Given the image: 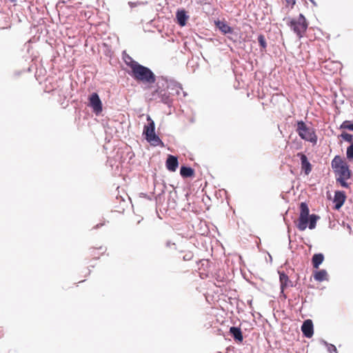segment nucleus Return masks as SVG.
I'll return each instance as SVG.
<instances>
[{
	"label": "nucleus",
	"instance_id": "nucleus-3",
	"mask_svg": "<svg viewBox=\"0 0 353 353\" xmlns=\"http://www.w3.org/2000/svg\"><path fill=\"white\" fill-rule=\"evenodd\" d=\"M299 208V217L296 224L297 228L300 231H304L307 227H308L310 230L314 229L317 221L320 219L319 216L315 214H310L308 205L305 202H301Z\"/></svg>",
	"mask_w": 353,
	"mask_h": 353
},
{
	"label": "nucleus",
	"instance_id": "nucleus-26",
	"mask_svg": "<svg viewBox=\"0 0 353 353\" xmlns=\"http://www.w3.org/2000/svg\"><path fill=\"white\" fill-rule=\"evenodd\" d=\"M193 255L191 252L187 253L183 256V259L185 261H190L192 259Z\"/></svg>",
	"mask_w": 353,
	"mask_h": 353
},
{
	"label": "nucleus",
	"instance_id": "nucleus-5",
	"mask_svg": "<svg viewBox=\"0 0 353 353\" xmlns=\"http://www.w3.org/2000/svg\"><path fill=\"white\" fill-rule=\"evenodd\" d=\"M296 132L299 137L307 141L316 143L317 137L313 129L308 128L303 121L297 122Z\"/></svg>",
	"mask_w": 353,
	"mask_h": 353
},
{
	"label": "nucleus",
	"instance_id": "nucleus-4",
	"mask_svg": "<svg viewBox=\"0 0 353 353\" xmlns=\"http://www.w3.org/2000/svg\"><path fill=\"white\" fill-rule=\"evenodd\" d=\"M147 121L148 123L144 125L143 134L145 135V139L151 143L153 145H163V143L161 139L155 134V124L151 117L148 115Z\"/></svg>",
	"mask_w": 353,
	"mask_h": 353
},
{
	"label": "nucleus",
	"instance_id": "nucleus-13",
	"mask_svg": "<svg viewBox=\"0 0 353 353\" xmlns=\"http://www.w3.org/2000/svg\"><path fill=\"white\" fill-rule=\"evenodd\" d=\"M165 164L166 168L168 170L171 172L176 171L179 165L177 157L173 155H169L168 157L167 158Z\"/></svg>",
	"mask_w": 353,
	"mask_h": 353
},
{
	"label": "nucleus",
	"instance_id": "nucleus-11",
	"mask_svg": "<svg viewBox=\"0 0 353 353\" xmlns=\"http://www.w3.org/2000/svg\"><path fill=\"white\" fill-rule=\"evenodd\" d=\"M346 195L343 191L337 190L334 193V208L339 210L345 203Z\"/></svg>",
	"mask_w": 353,
	"mask_h": 353
},
{
	"label": "nucleus",
	"instance_id": "nucleus-12",
	"mask_svg": "<svg viewBox=\"0 0 353 353\" xmlns=\"http://www.w3.org/2000/svg\"><path fill=\"white\" fill-rule=\"evenodd\" d=\"M297 156L300 157L302 170L304 171L305 174H309L312 170V165L309 162L307 157L302 152L298 153Z\"/></svg>",
	"mask_w": 353,
	"mask_h": 353
},
{
	"label": "nucleus",
	"instance_id": "nucleus-31",
	"mask_svg": "<svg viewBox=\"0 0 353 353\" xmlns=\"http://www.w3.org/2000/svg\"><path fill=\"white\" fill-rule=\"evenodd\" d=\"M101 225H103V224H100V225L98 224V225H96V228H99Z\"/></svg>",
	"mask_w": 353,
	"mask_h": 353
},
{
	"label": "nucleus",
	"instance_id": "nucleus-1",
	"mask_svg": "<svg viewBox=\"0 0 353 353\" xmlns=\"http://www.w3.org/2000/svg\"><path fill=\"white\" fill-rule=\"evenodd\" d=\"M331 165L335 174L336 183L344 188H349L350 183L346 181L351 178L352 173L348 164L341 157L336 156L332 159Z\"/></svg>",
	"mask_w": 353,
	"mask_h": 353
},
{
	"label": "nucleus",
	"instance_id": "nucleus-25",
	"mask_svg": "<svg viewBox=\"0 0 353 353\" xmlns=\"http://www.w3.org/2000/svg\"><path fill=\"white\" fill-rule=\"evenodd\" d=\"M323 343L327 346V351L330 352V353H332V352H335V353H338L337 352V350H336V347L335 345H332V344H330L328 343H327L326 341H323Z\"/></svg>",
	"mask_w": 353,
	"mask_h": 353
},
{
	"label": "nucleus",
	"instance_id": "nucleus-16",
	"mask_svg": "<svg viewBox=\"0 0 353 353\" xmlns=\"http://www.w3.org/2000/svg\"><path fill=\"white\" fill-rule=\"evenodd\" d=\"M216 26L224 34L232 33L233 31L225 21H218L216 22Z\"/></svg>",
	"mask_w": 353,
	"mask_h": 353
},
{
	"label": "nucleus",
	"instance_id": "nucleus-20",
	"mask_svg": "<svg viewBox=\"0 0 353 353\" xmlns=\"http://www.w3.org/2000/svg\"><path fill=\"white\" fill-rule=\"evenodd\" d=\"M314 279L319 282L328 280L327 272L325 270H320L314 274Z\"/></svg>",
	"mask_w": 353,
	"mask_h": 353
},
{
	"label": "nucleus",
	"instance_id": "nucleus-10",
	"mask_svg": "<svg viewBox=\"0 0 353 353\" xmlns=\"http://www.w3.org/2000/svg\"><path fill=\"white\" fill-rule=\"evenodd\" d=\"M301 331L306 338H311L314 334V325L312 321L307 319L303 321L301 325Z\"/></svg>",
	"mask_w": 353,
	"mask_h": 353
},
{
	"label": "nucleus",
	"instance_id": "nucleus-6",
	"mask_svg": "<svg viewBox=\"0 0 353 353\" xmlns=\"http://www.w3.org/2000/svg\"><path fill=\"white\" fill-rule=\"evenodd\" d=\"M307 23L303 14H300L297 19H292L290 22L291 29L301 38L302 34L306 31L307 28Z\"/></svg>",
	"mask_w": 353,
	"mask_h": 353
},
{
	"label": "nucleus",
	"instance_id": "nucleus-9",
	"mask_svg": "<svg viewBox=\"0 0 353 353\" xmlns=\"http://www.w3.org/2000/svg\"><path fill=\"white\" fill-rule=\"evenodd\" d=\"M167 90L174 92V95H179L181 92H183V97L187 95V93L183 91L181 85L178 82L174 80H170L167 81Z\"/></svg>",
	"mask_w": 353,
	"mask_h": 353
},
{
	"label": "nucleus",
	"instance_id": "nucleus-29",
	"mask_svg": "<svg viewBox=\"0 0 353 353\" xmlns=\"http://www.w3.org/2000/svg\"><path fill=\"white\" fill-rule=\"evenodd\" d=\"M171 245L175 246V243H172L170 241H168L166 242V246H167L168 248H170V247H171Z\"/></svg>",
	"mask_w": 353,
	"mask_h": 353
},
{
	"label": "nucleus",
	"instance_id": "nucleus-19",
	"mask_svg": "<svg viewBox=\"0 0 353 353\" xmlns=\"http://www.w3.org/2000/svg\"><path fill=\"white\" fill-rule=\"evenodd\" d=\"M194 171L190 167L183 165V166H181L180 168V174L183 178L192 177L194 176Z\"/></svg>",
	"mask_w": 353,
	"mask_h": 353
},
{
	"label": "nucleus",
	"instance_id": "nucleus-30",
	"mask_svg": "<svg viewBox=\"0 0 353 353\" xmlns=\"http://www.w3.org/2000/svg\"><path fill=\"white\" fill-rule=\"evenodd\" d=\"M314 6H316L317 4L314 0H309Z\"/></svg>",
	"mask_w": 353,
	"mask_h": 353
},
{
	"label": "nucleus",
	"instance_id": "nucleus-21",
	"mask_svg": "<svg viewBox=\"0 0 353 353\" xmlns=\"http://www.w3.org/2000/svg\"><path fill=\"white\" fill-rule=\"evenodd\" d=\"M340 129H345L353 131V122L351 121H344L340 125Z\"/></svg>",
	"mask_w": 353,
	"mask_h": 353
},
{
	"label": "nucleus",
	"instance_id": "nucleus-22",
	"mask_svg": "<svg viewBox=\"0 0 353 353\" xmlns=\"http://www.w3.org/2000/svg\"><path fill=\"white\" fill-rule=\"evenodd\" d=\"M340 137L345 141L350 143V144L353 142V135L349 134L347 132H342Z\"/></svg>",
	"mask_w": 353,
	"mask_h": 353
},
{
	"label": "nucleus",
	"instance_id": "nucleus-14",
	"mask_svg": "<svg viewBox=\"0 0 353 353\" xmlns=\"http://www.w3.org/2000/svg\"><path fill=\"white\" fill-rule=\"evenodd\" d=\"M176 17L177 23L181 26H184L186 24L188 19L189 18V16L187 14L184 10H178L176 12Z\"/></svg>",
	"mask_w": 353,
	"mask_h": 353
},
{
	"label": "nucleus",
	"instance_id": "nucleus-27",
	"mask_svg": "<svg viewBox=\"0 0 353 353\" xmlns=\"http://www.w3.org/2000/svg\"><path fill=\"white\" fill-rule=\"evenodd\" d=\"M141 2H139V1H137V2H132V1H129V2H128V5H129V6H130L131 8H134V7H136V6H139V5H141Z\"/></svg>",
	"mask_w": 353,
	"mask_h": 353
},
{
	"label": "nucleus",
	"instance_id": "nucleus-2",
	"mask_svg": "<svg viewBox=\"0 0 353 353\" xmlns=\"http://www.w3.org/2000/svg\"><path fill=\"white\" fill-rule=\"evenodd\" d=\"M128 59H130V62L127 63V65L130 67L132 70L131 75L134 79L149 84L154 83L156 81V76L149 68L139 64L130 57H128Z\"/></svg>",
	"mask_w": 353,
	"mask_h": 353
},
{
	"label": "nucleus",
	"instance_id": "nucleus-23",
	"mask_svg": "<svg viewBox=\"0 0 353 353\" xmlns=\"http://www.w3.org/2000/svg\"><path fill=\"white\" fill-rule=\"evenodd\" d=\"M346 157L349 161H353V142L347 148Z\"/></svg>",
	"mask_w": 353,
	"mask_h": 353
},
{
	"label": "nucleus",
	"instance_id": "nucleus-17",
	"mask_svg": "<svg viewBox=\"0 0 353 353\" xmlns=\"http://www.w3.org/2000/svg\"><path fill=\"white\" fill-rule=\"evenodd\" d=\"M324 256L321 253L314 254L312 258V265L314 268H319V265L323 263Z\"/></svg>",
	"mask_w": 353,
	"mask_h": 353
},
{
	"label": "nucleus",
	"instance_id": "nucleus-28",
	"mask_svg": "<svg viewBox=\"0 0 353 353\" xmlns=\"http://www.w3.org/2000/svg\"><path fill=\"white\" fill-rule=\"evenodd\" d=\"M285 1L288 5H290L292 6H293L296 3L295 0H285Z\"/></svg>",
	"mask_w": 353,
	"mask_h": 353
},
{
	"label": "nucleus",
	"instance_id": "nucleus-7",
	"mask_svg": "<svg viewBox=\"0 0 353 353\" xmlns=\"http://www.w3.org/2000/svg\"><path fill=\"white\" fill-rule=\"evenodd\" d=\"M89 105L96 114L102 112V103L97 93L93 92L89 97Z\"/></svg>",
	"mask_w": 353,
	"mask_h": 353
},
{
	"label": "nucleus",
	"instance_id": "nucleus-24",
	"mask_svg": "<svg viewBox=\"0 0 353 353\" xmlns=\"http://www.w3.org/2000/svg\"><path fill=\"white\" fill-rule=\"evenodd\" d=\"M258 41H259V43L260 45V46L263 48V49H265L266 47H267V43H266V41H265V37L264 35L263 34H259L258 36Z\"/></svg>",
	"mask_w": 353,
	"mask_h": 353
},
{
	"label": "nucleus",
	"instance_id": "nucleus-18",
	"mask_svg": "<svg viewBox=\"0 0 353 353\" xmlns=\"http://www.w3.org/2000/svg\"><path fill=\"white\" fill-rule=\"evenodd\" d=\"M279 281L281 283V293H283L284 289L288 287V283H291L287 274L284 272H279Z\"/></svg>",
	"mask_w": 353,
	"mask_h": 353
},
{
	"label": "nucleus",
	"instance_id": "nucleus-15",
	"mask_svg": "<svg viewBox=\"0 0 353 353\" xmlns=\"http://www.w3.org/2000/svg\"><path fill=\"white\" fill-rule=\"evenodd\" d=\"M230 333L236 341L242 342L243 337L241 330L235 326H232L230 328Z\"/></svg>",
	"mask_w": 353,
	"mask_h": 353
},
{
	"label": "nucleus",
	"instance_id": "nucleus-8",
	"mask_svg": "<svg viewBox=\"0 0 353 353\" xmlns=\"http://www.w3.org/2000/svg\"><path fill=\"white\" fill-rule=\"evenodd\" d=\"M157 95L161 101L165 104L170 105L172 102L171 96H174V93L167 90L157 89L153 94V96Z\"/></svg>",
	"mask_w": 353,
	"mask_h": 353
}]
</instances>
